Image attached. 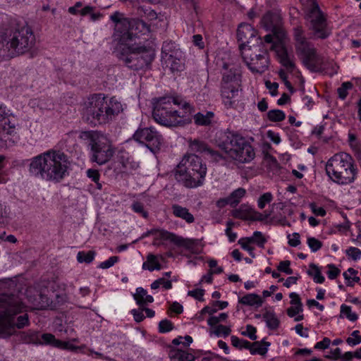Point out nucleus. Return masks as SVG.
<instances>
[{
  "mask_svg": "<svg viewBox=\"0 0 361 361\" xmlns=\"http://www.w3.org/2000/svg\"><path fill=\"white\" fill-rule=\"evenodd\" d=\"M193 108L178 97H164L154 102L152 116L160 125L166 127L183 126L190 123Z\"/></svg>",
  "mask_w": 361,
  "mask_h": 361,
  "instance_id": "1",
  "label": "nucleus"
},
{
  "mask_svg": "<svg viewBox=\"0 0 361 361\" xmlns=\"http://www.w3.org/2000/svg\"><path fill=\"white\" fill-rule=\"evenodd\" d=\"M70 165L63 152L49 150L32 159L29 171L35 177L58 183L68 174Z\"/></svg>",
  "mask_w": 361,
  "mask_h": 361,
  "instance_id": "2",
  "label": "nucleus"
},
{
  "mask_svg": "<svg viewBox=\"0 0 361 361\" xmlns=\"http://www.w3.org/2000/svg\"><path fill=\"white\" fill-rule=\"evenodd\" d=\"M35 43V35L27 23H18L0 29V50L19 56L28 52Z\"/></svg>",
  "mask_w": 361,
  "mask_h": 361,
  "instance_id": "3",
  "label": "nucleus"
},
{
  "mask_svg": "<svg viewBox=\"0 0 361 361\" xmlns=\"http://www.w3.org/2000/svg\"><path fill=\"white\" fill-rule=\"evenodd\" d=\"M123 111L122 104L115 97L107 100L102 94L90 96L85 104L84 116L90 123L106 124Z\"/></svg>",
  "mask_w": 361,
  "mask_h": 361,
  "instance_id": "4",
  "label": "nucleus"
},
{
  "mask_svg": "<svg viewBox=\"0 0 361 361\" xmlns=\"http://www.w3.org/2000/svg\"><path fill=\"white\" fill-rule=\"evenodd\" d=\"M301 3L310 38L327 39L332 32L328 23L327 14L321 10L317 0H301Z\"/></svg>",
  "mask_w": 361,
  "mask_h": 361,
  "instance_id": "5",
  "label": "nucleus"
},
{
  "mask_svg": "<svg viewBox=\"0 0 361 361\" xmlns=\"http://www.w3.org/2000/svg\"><path fill=\"white\" fill-rule=\"evenodd\" d=\"M296 54L303 64L312 72H319L324 65V57L319 54L314 45L307 39L301 26L293 29Z\"/></svg>",
  "mask_w": 361,
  "mask_h": 361,
  "instance_id": "6",
  "label": "nucleus"
},
{
  "mask_svg": "<svg viewBox=\"0 0 361 361\" xmlns=\"http://www.w3.org/2000/svg\"><path fill=\"white\" fill-rule=\"evenodd\" d=\"M353 163V159L350 154L344 152L336 154L326 164V173L336 183H351L357 174Z\"/></svg>",
  "mask_w": 361,
  "mask_h": 361,
  "instance_id": "7",
  "label": "nucleus"
},
{
  "mask_svg": "<svg viewBox=\"0 0 361 361\" xmlns=\"http://www.w3.org/2000/svg\"><path fill=\"white\" fill-rule=\"evenodd\" d=\"M80 138L88 142L90 147V160L99 165L109 162L115 154V147L104 135L99 131H82Z\"/></svg>",
  "mask_w": 361,
  "mask_h": 361,
  "instance_id": "8",
  "label": "nucleus"
},
{
  "mask_svg": "<svg viewBox=\"0 0 361 361\" xmlns=\"http://www.w3.org/2000/svg\"><path fill=\"white\" fill-rule=\"evenodd\" d=\"M24 305L20 299L15 295H0V327L16 326L22 329L28 325L29 319L27 314H24L17 318V322H13V317L23 311Z\"/></svg>",
  "mask_w": 361,
  "mask_h": 361,
  "instance_id": "9",
  "label": "nucleus"
},
{
  "mask_svg": "<svg viewBox=\"0 0 361 361\" xmlns=\"http://www.w3.org/2000/svg\"><path fill=\"white\" fill-rule=\"evenodd\" d=\"M252 45L240 44L241 56L244 62L252 73H262L269 66V54L262 39H256Z\"/></svg>",
  "mask_w": 361,
  "mask_h": 361,
  "instance_id": "10",
  "label": "nucleus"
},
{
  "mask_svg": "<svg viewBox=\"0 0 361 361\" xmlns=\"http://www.w3.org/2000/svg\"><path fill=\"white\" fill-rule=\"evenodd\" d=\"M219 147L231 158L240 163L249 162L255 156L251 145L244 137L236 134L227 133L226 139L219 145Z\"/></svg>",
  "mask_w": 361,
  "mask_h": 361,
  "instance_id": "11",
  "label": "nucleus"
},
{
  "mask_svg": "<svg viewBox=\"0 0 361 361\" xmlns=\"http://www.w3.org/2000/svg\"><path fill=\"white\" fill-rule=\"evenodd\" d=\"M120 59L130 69L139 71L149 68L154 53L151 48L143 46H125Z\"/></svg>",
  "mask_w": 361,
  "mask_h": 361,
  "instance_id": "12",
  "label": "nucleus"
},
{
  "mask_svg": "<svg viewBox=\"0 0 361 361\" xmlns=\"http://www.w3.org/2000/svg\"><path fill=\"white\" fill-rule=\"evenodd\" d=\"M174 176L176 180L188 188H194L201 186L204 180L198 173L192 171L185 161L181 160L175 169Z\"/></svg>",
  "mask_w": 361,
  "mask_h": 361,
  "instance_id": "13",
  "label": "nucleus"
},
{
  "mask_svg": "<svg viewBox=\"0 0 361 361\" xmlns=\"http://www.w3.org/2000/svg\"><path fill=\"white\" fill-rule=\"evenodd\" d=\"M133 139L145 144L152 152L160 149L163 140L161 135L152 128L137 129L133 135Z\"/></svg>",
  "mask_w": 361,
  "mask_h": 361,
  "instance_id": "14",
  "label": "nucleus"
},
{
  "mask_svg": "<svg viewBox=\"0 0 361 361\" xmlns=\"http://www.w3.org/2000/svg\"><path fill=\"white\" fill-rule=\"evenodd\" d=\"M117 161L111 164L109 168L114 169L116 173H132L139 168V163L128 152L121 151L117 157Z\"/></svg>",
  "mask_w": 361,
  "mask_h": 361,
  "instance_id": "15",
  "label": "nucleus"
},
{
  "mask_svg": "<svg viewBox=\"0 0 361 361\" xmlns=\"http://www.w3.org/2000/svg\"><path fill=\"white\" fill-rule=\"evenodd\" d=\"M240 84H230L228 82H221V95L224 104L228 107H233L238 94Z\"/></svg>",
  "mask_w": 361,
  "mask_h": 361,
  "instance_id": "16",
  "label": "nucleus"
},
{
  "mask_svg": "<svg viewBox=\"0 0 361 361\" xmlns=\"http://www.w3.org/2000/svg\"><path fill=\"white\" fill-rule=\"evenodd\" d=\"M232 216L241 220L262 221L264 219L262 214L255 211L247 204H241L239 208L233 209Z\"/></svg>",
  "mask_w": 361,
  "mask_h": 361,
  "instance_id": "17",
  "label": "nucleus"
},
{
  "mask_svg": "<svg viewBox=\"0 0 361 361\" xmlns=\"http://www.w3.org/2000/svg\"><path fill=\"white\" fill-rule=\"evenodd\" d=\"M261 24L267 31H271L275 35L281 33V17L278 13L267 12L262 17Z\"/></svg>",
  "mask_w": 361,
  "mask_h": 361,
  "instance_id": "18",
  "label": "nucleus"
},
{
  "mask_svg": "<svg viewBox=\"0 0 361 361\" xmlns=\"http://www.w3.org/2000/svg\"><path fill=\"white\" fill-rule=\"evenodd\" d=\"M182 160L185 161L186 164L191 168L192 171L198 173L201 176V179L204 180L207 169L200 157L194 154H187L183 157Z\"/></svg>",
  "mask_w": 361,
  "mask_h": 361,
  "instance_id": "19",
  "label": "nucleus"
},
{
  "mask_svg": "<svg viewBox=\"0 0 361 361\" xmlns=\"http://www.w3.org/2000/svg\"><path fill=\"white\" fill-rule=\"evenodd\" d=\"M257 30L248 23H241L237 30V38L241 44L250 45V39L256 38Z\"/></svg>",
  "mask_w": 361,
  "mask_h": 361,
  "instance_id": "20",
  "label": "nucleus"
},
{
  "mask_svg": "<svg viewBox=\"0 0 361 361\" xmlns=\"http://www.w3.org/2000/svg\"><path fill=\"white\" fill-rule=\"evenodd\" d=\"M281 64L289 72H293L295 69V63L288 54L286 47L281 44H275L273 47Z\"/></svg>",
  "mask_w": 361,
  "mask_h": 361,
  "instance_id": "21",
  "label": "nucleus"
},
{
  "mask_svg": "<svg viewBox=\"0 0 361 361\" xmlns=\"http://www.w3.org/2000/svg\"><path fill=\"white\" fill-rule=\"evenodd\" d=\"M122 14L118 11L115 12L111 16V20L116 23L115 30H118L121 27H124V32L122 35V38L125 39L127 36L128 39H132V34L128 31V27H130V21L125 18H121Z\"/></svg>",
  "mask_w": 361,
  "mask_h": 361,
  "instance_id": "22",
  "label": "nucleus"
},
{
  "mask_svg": "<svg viewBox=\"0 0 361 361\" xmlns=\"http://www.w3.org/2000/svg\"><path fill=\"white\" fill-rule=\"evenodd\" d=\"M149 234H157L158 236H159L163 240H167L170 242L174 243L175 245L178 246H185V240L182 238L181 237L177 236L174 233H170L167 231L164 230H152L148 232Z\"/></svg>",
  "mask_w": 361,
  "mask_h": 361,
  "instance_id": "23",
  "label": "nucleus"
},
{
  "mask_svg": "<svg viewBox=\"0 0 361 361\" xmlns=\"http://www.w3.org/2000/svg\"><path fill=\"white\" fill-rule=\"evenodd\" d=\"M173 214L178 218L185 220L188 224H192L195 221L193 215L189 212L188 209L179 204H174L171 206Z\"/></svg>",
  "mask_w": 361,
  "mask_h": 361,
  "instance_id": "24",
  "label": "nucleus"
},
{
  "mask_svg": "<svg viewBox=\"0 0 361 361\" xmlns=\"http://www.w3.org/2000/svg\"><path fill=\"white\" fill-rule=\"evenodd\" d=\"M15 130V125L6 114L0 116V136L11 135Z\"/></svg>",
  "mask_w": 361,
  "mask_h": 361,
  "instance_id": "25",
  "label": "nucleus"
},
{
  "mask_svg": "<svg viewBox=\"0 0 361 361\" xmlns=\"http://www.w3.org/2000/svg\"><path fill=\"white\" fill-rule=\"evenodd\" d=\"M162 58L166 66L169 67L172 72L180 71L183 69V65L180 59L168 53H166Z\"/></svg>",
  "mask_w": 361,
  "mask_h": 361,
  "instance_id": "26",
  "label": "nucleus"
},
{
  "mask_svg": "<svg viewBox=\"0 0 361 361\" xmlns=\"http://www.w3.org/2000/svg\"><path fill=\"white\" fill-rule=\"evenodd\" d=\"M225 71L222 74V80L221 82H228L230 84H239V75L236 73L235 70H228V66L226 63L224 64Z\"/></svg>",
  "mask_w": 361,
  "mask_h": 361,
  "instance_id": "27",
  "label": "nucleus"
},
{
  "mask_svg": "<svg viewBox=\"0 0 361 361\" xmlns=\"http://www.w3.org/2000/svg\"><path fill=\"white\" fill-rule=\"evenodd\" d=\"M169 356L172 361H193L195 360V356L192 354L180 350H171Z\"/></svg>",
  "mask_w": 361,
  "mask_h": 361,
  "instance_id": "28",
  "label": "nucleus"
},
{
  "mask_svg": "<svg viewBox=\"0 0 361 361\" xmlns=\"http://www.w3.org/2000/svg\"><path fill=\"white\" fill-rule=\"evenodd\" d=\"M262 317L269 329L276 330L279 328L280 321L273 311H266Z\"/></svg>",
  "mask_w": 361,
  "mask_h": 361,
  "instance_id": "29",
  "label": "nucleus"
},
{
  "mask_svg": "<svg viewBox=\"0 0 361 361\" xmlns=\"http://www.w3.org/2000/svg\"><path fill=\"white\" fill-rule=\"evenodd\" d=\"M246 195V190L243 188H238L233 190L229 196L228 200L229 205L235 207L241 201L242 198Z\"/></svg>",
  "mask_w": 361,
  "mask_h": 361,
  "instance_id": "30",
  "label": "nucleus"
},
{
  "mask_svg": "<svg viewBox=\"0 0 361 361\" xmlns=\"http://www.w3.org/2000/svg\"><path fill=\"white\" fill-rule=\"evenodd\" d=\"M239 302L249 306H261L263 303V300L259 295L256 293H249L240 298Z\"/></svg>",
  "mask_w": 361,
  "mask_h": 361,
  "instance_id": "31",
  "label": "nucleus"
},
{
  "mask_svg": "<svg viewBox=\"0 0 361 361\" xmlns=\"http://www.w3.org/2000/svg\"><path fill=\"white\" fill-rule=\"evenodd\" d=\"M270 345L269 342L262 341V342L251 343V345L247 348L252 354H259L264 355L268 350V347Z\"/></svg>",
  "mask_w": 361,
  "mask_h": 361,
  "instance_id": "32",
  "label": "nucleus"
},
{
  "mask_svg": "<svg viewBox=\"0 0 361 361\" xmlns=\"http://www.w3.org/2000/svg\"><path fill=\"white\" fill-rule=\"evenodd\" d=\"M142 269L150 271L154 270H160L161 265L159 262L157 256L153 254H149L147 256V260L142 264Z\"/></svg>",
  "mask_w": 361,
  "mask_h": 361,
  "instance_id": "33",
  "label": "nucleus"
},
{
  "mask_svg": "<svg viewBox=\"0 0 361 361\" xmlns=\"http://www.w3.org/2000/svg\"><path fill=\"white\" fill-rule=\"evenodd\" d=\"M214 117V114L212 111H207L206 114L197 113L194 116V121L198 126H209L212 123V121Z\"/></svg>",
  "mask_w": 361,
  "mask_h": 361,
  "instance_id": "34",
  "label": "nucleus"
},
{
  "mask_svg": "<svg viewBox=\"0 0 361 361\" xmlns=\"http://www.w3.org/2000/svg\"><path fill=\"white\" fill-rule=\"evenodd\" d=\"M80 15L82 16H90V20L92 21L98 20L102 17V14L100 12H96L95 8L91 6H86L81 8Z\"/></svg>",
  "mask_w": 361,
  "mask_h": 361,
  "instance_id": "35",
  "label": "nucleus"
},
{
  "mask_svg": "<svg viewBox=\"0 0 361 361\" xmlns=\"http://www.w3.org/2000/svg\"><path fill=\"white\" fill-rule=\"evenodd\" d=\"M11 214L9 205L5 202L0 201V224H7L11 219Z\"/></svg>",
  "mask_w": 361,
  "mask_h": 361,
  "instance_id": "36",
  "label": "nucleus"
},
{
  "mask_svg": "<svg viewBox=\"0 0 361 361\" xmlns=\"http://www.w3.org/2000/svg\"><path fill=\"white\" fill-rule=\"evenodd\" d=\"M96 255V252L94 250H90L87 252L84 251H80L77 254V260L80 263H91Z\"/></svg>",
  "mask_w": 361,
  "mask_h": 361,
  "instance_id": "37",
  "label": "nucleus"
},
{
  "mask_svg": "<svg viewBox=\"0 0 361 361\" xmlns=\"http://www.w3.org/2000/svg\"><path fill=\"white\" fill-rule=\"evenodd\" d=\"M137 13L140 17H145L149 20H154L157 18V13L150 8L140 6L137 8Z\"/></svg>",
  "mask_w": 361,
  "mask_h": 361,
  "instance_id": "38",
  "label": "nucleus"
},
{
  "mask_svg": "<svg viewBox=\"0 0 361 361\" xmlns=\"http://www.w3.org/2000/svg\"><path fill=\"white\" fill-rule=\"evenodd\" d=\"M189 145L192 151L200 153L207 152L209 149L205 142L197 140H190Z\"/></svg>",
  "mask_w": 361,
  "mask_h": 361,
  "instance_id": "39",
  "label": "nucleus"
},
{
  "mask_svg": "<svg viewBox=\"0 0 361 361\" xmlns=\"http://www.w3.org/2000/svg\"><path fill=\"white\" fill-rule=\"evenodd\" d=\"M130 26L133 28L135 27L136 30H138L140 32H145L150 31V27L143 20L136 18L133 19L131 23L130 22Z\"/></svg>",
  "mask_w": 361,
  "mask_h": 361,
  "instance_id": "40",
  "label": "nucleus"
},
{
  "mask_svg": "<svg viewBox=\"0 0 361 361\" xmlns=\"http://www.w3.org/2000/svg\"><path fill=\"white\" fill-rule=\"evenodd\" d=\"M267 117L269 121L273 122H279L285 119L286 115L284 112L279 109L270 110L267 113Z\"/></svg>",
  "mask_w": 361,
  "mask_h": 361,
  "instance_id": "41",
  "label": "nucleus"
},
{
  "mask_svg": "<svg viewBox=\"0 0 361 361\" xmlns=\"http://www.w3.org/2000/svg\"><path fill=\"white\" fill-rule=\"evenodd\" d=\"M231 341L232 345L240 350L243 348L247 349L251 345L250 342L246 340L240 339L238 337L235 336H232L231 337Z\"/></svg>",
  "mask_w": 361,
  "mask_h": 361,
  "instance_id": "42",
  "label": "nucleus"
},
{
  "mask_svg": "<svg viewBox=\"0 0 361 361\" xmlns=\"http://www.w3.org/2000/svg\"><path fill=\"white\" fill-rule=\"evenodd\" d=\"M41 337L42 343L44 344L56 348H59V344H61V340L56 339L51 334H43Z\"/></svg>",
  "mask_w": 361,
  "mask_h": 361,
  "instance_id": "43",
  "label": "nucleus"
},
{
  "mask_svg": "<svg viewBox=\"0 0 361 361\" xmlns=\"http://www.w3.org/2000/svg\"><path fill=\"white\" fill-rule=\"evenodd\" d=\"M312 271H309L308 274L313 276L314 281L318 283H322L324 281V277L322 275L321 271L319 267L312 264H310Z\"/></svg>",
  "mask_w": 361,
  "mask_h": 361,
  "instance_id": "44",
  "label": "nucleus"
},
{
  "mask_svg": "<svg viewBox=\"0 0 361 361\" xmlns=\"http://www.w3.org/2000/svg\"><path fill=\"white\" fill-rule=\"evenodd\" d=\"M353 88V84L350 82H343L340 87L337 89L338 97L345 99L348 95V90Z\"/></svg>",
  "mask_w": 361,
  "mask_h": 361,
  "instance_id": "45",
  "label": "nucleus"
},
{
  "mask_svg": "<svg viewBox=\"0 0 361 361\" xmlns=\"http://www.w3.org/2000/svg\"><path fill=\"white\" fill-rule=\"evenodd\" d=\"M341 314H344L350 321L354 322L357 319V314L352 312L351 307L346 305L341 306Z\"/></svg>",
  "mask_w": 361,
  "mask_h": 361,
  "instance_id": "46",
  "label": "nucleus"
},
{
  "mask_svg": "<svg viewBox=\"0 0 361 361\" xmlns=\"http://www.w3.org/2000/svg\"><path fill=\"white\" fill-rule=\"evenodd\" d=\"M132 209L139 214H140L143 218H148V212L145 209L144 205L142 203L140 202H134L131 206Z\"/></svg>",
  "mask_w": 361,
  "mask_h": 361,
  "instance_id": "47",
  "label": "nucleus"
},
{
  "mask_svg": "<svg viewBox=\"0 0 361 361\" xmlns=\"http://www.w3.org/2000/svg\"><path fill=\"white\" fill-rule=\"evenodd\" d=\"M173 323L169 319H163L159 323V331L160 333H166L173 329Z\"/></svg>",
  "mask_w": 361,
  "mask_h": 361,
  "instance_id": "48",
  "label": "nucleus"
},
{
  "mask_svg": "<svg viewBox=\"0 0 361 361\" xmlns=\"http://www.w3.org/2000/svg\"><path fill=\"white\" fill-rule=\"evenodd\" d=\"M307 242L312 252H317L322 247V243L314 237L308 238Z\"/></svg>",
  "mask_w": 361,
  "mask_h": 361,
  "instance_id": "49",
  "label": "nucleus"
},
{
  "mask_svg": "<svg viewBox=\"0 0 361 361\" xmlns=\"http://www.w3.org/2000/svg\"><path fill=\"white\" fill-rule=\"evenodd\" d=\"M147 295V290L143 288H137L135 294H134V299L137 303L142 306L144 305V298Z\"/></svg>",
  "mask_w": 361,
  "mask_h": 361,
  "instance_id": "50",
  "label": "nucleus"
},
{
  "mask_svg": "<svg viewBox=\"0 0 361 361\" xmlns=\"http://www.w3.org/2000/svg\"><path fill=\"white\" fill-rule=\"evenodd\" d=\"M85 345L82 346H76L72 343V342L70 341H61V344H59V348L62 350H70L72 352H76L80 348H83Z\"/></svg>",
  "mask_w": 361,
  "mask_h": 361,
  "instance_id": "51",
  "label": "nucleus"
},
{
  "mask_svg": "<svg viewBox=\"0 0 361 361\" xmlns=\"http://www.w3.org/2000/svg\"><path fill=\"white\" fill-rule=\"evenodd\" d=\"M273 196L271 192H266L261 195L258 200V207L260 209H264L266 204L271 202Z\"/></svg>",
  "mask_w": 361,
  "mask_h": 361,
  "instance_id": "52",
  "label": "nucleus"
},
{
  "mask_svg": "<svg viewBox=\"0 0 361 361\" xmlns=\"http://www.w3.org/2000/svg\"><path fill=\"white\" fill-rule=\"evenodd\" d=\"M221 272H223L222 267H217L216 269L209 270V272L206 275H204L202 276V278L201 279V282L205 281L208 283H211L213 280V277H212L213 274H221Z\"/></svg>",
  "mask_w": 361,
  "mask_h": 361,
  "instance_id": "53",
  "label": "nucleus"
},
{
  "mask_svg": "<svg viewBox=\"0 0 361 361\" xmlns=\"http://www.w3.org/2000/svg\"><path fill=\"white\" fill-rule=\"evenodd\" d=\"M231 329L230 327L221 324L216 326L214 331V333L218 336L221 334L224 336H227L231 334Z\"/></svg>",
  "mask_w": 361,
  "mask_h": 361,
  "instance_id": "54",
  "label": "nucleus"
},
{
  "mask_svg": "<svg viewBox=\"0 0 361 361\" xmlns=\"http://www.w3.org/2000/svg\"><path fill=\"white\" fill-rule=\"evenodd\" d=\"M290 262L288 260L281 261L277 267V269L279 271L287 274H292L293 271V269L290 268Z\"/></svg>",
  "mask_w": 361,
  "mask_h": 361,
  "instance_id": "55",
  "label": "nucleus"
},
{
  "mask_svg": "<svg viewBox=\"0 0 361 361\" xmlns=\"http://www.w3.org/2000/svg\"><path fill=\"white\" fill-rule=\"evenodd\" d=\"M359 331L356 330L352 333L353 338L349 337L347 338L346 342L350 345H355L361 343V336H360Z\"/></svg>",
  "mask_w": 361,
  "mask_h": 361,
  "instance_id": "56",
  "label": "nucleus"
},
{
  "mask_svg": "<svg viewBox=\"0 0 361 361\" xmlns=\"http://www.w3.org/2000/svg\"><path fill=\"white\" fill-rule=\"evenodd\" d=\"M327 267L329 268L327 275L330 279H336L341 273L340 269H338L334 264H328Z\"/></svg>",
  "mask_w": 361,
  "mask_h": 361,
  "instance_id": "57",
  "label": "nucleus"
},
{
  "mask_svg": "<svg viewBox=\"0 0 361 361\" xmlns=\"http://www.w3.org/2000/svg\"><path fill=\"white\" fill-rule=\"evenodd\" d=\"M246 329H247L246 332L243 331V332H242V334L243 336H248L252 341H255L257 339L256 328L254 327L253 326L249 324V325H247Z\"/></svg>",
  "mask_w": 361,
  "mask_h": 361,
  "instance_id": "58",
  "label": "nucleus"
},
{
  "mask_svg": "<svg viewBox=\"0 0 361 361\" xmlns=\"http://www.w3.org/2000/svg\"><path fill=\"white\" fill-rule=\"evenodd\" d=\"M346 254L350 257L353 260H357L360 258L361 251L360 249L354 247H350L346 250Z\"/></svg>",
  "mask_w": 361,
  "mask_h": 361,
  "instance_id": "59",
  "label": "nucleus"
},
{
  "mask_svg": "<svg viewBox=\"0 0 361 361\" xmlns=\"http://www.w3.org/2000/svg\"><path fill=\"white\" fill-rule=\"evenodd\" d=\"M118 260V257L116 256H113L109 257L107 260L102 262L99 267L101 269H108L112 267L116 262Z\"/></svg>",
  "mask_w": 361,
  "mask_h": 361,
  "instance_id": "60",
  "label": "nucleus"
},
{
  "mask_svg": "<svg viewBox=\"0 0 361 361\" xmlns=\"http://www.w3.org/2000/svg\"><path fill=\"white\" fill-rule=\"evenodd\" d=\"M204 294V290L203 289H195L192 290H190L188 293V295L190 296L193 297L194 298L203 301V295Z\"/></svg>",
  "mask_w": 361,
  "mask_h": 361,
  "instance_id": "61",
  "label": "nucleus"
},
{
  "mask_svg": "<svg viewBox=\"0 0 361 361\" xmlns=\"http://www.w3.org/2000/svg\"><path fill=\"white\" fill-rule=\"evenodd\" d=\"M254 235L255 236V243L262 248H264V244L267 242L266 238L263 236L260 231H255Z\"/></svg>",
  "mask_w": 361,
  "mask_h": 361,
  "instance_id": "62",
  "label": "nucleus"
},
{
  "mask_svg": "<svg viewBox=\"0 0 361 361\" xmlns=\"http://www.w3.org/2000/svg\"><path fill=\"white\" fill-rule=\"evenodd\" d=\"M310 207L312 212L317 216H324L326 215L325 209L323 207H318L314 202L310 203Z\"/></svg>",
  "mask_w": 361,
  "mask_h": 361,
  "instance_id": "63",
  "label": "nucleus"
},
{
  "mask_svg": "<svg viewBox=\"0 0 361 361\" xmlns=\"http://www.w3.org/2000/svg\"><path fill=\"white\" fill-rule=\"evenodd\" d=\"M87 176L88 178L92 179L94 183H97L99 180L100 174L97 169H90L87 171Z\"/></svg>",
  "mask_w": 361,
  "mask_h": 361,
  "instance_id": "64",
  "label": "nucleus"
}]
</instances>
